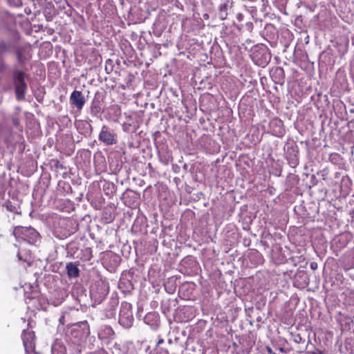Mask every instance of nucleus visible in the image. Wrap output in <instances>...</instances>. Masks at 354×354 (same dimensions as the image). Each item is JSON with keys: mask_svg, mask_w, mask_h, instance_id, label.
<instances>
[{"mask_svg": "<svg viewBox=\"0 0 354 354\" xmlns=\"http://www.w3.org/2000/svg\"><path fill=\"white\" fill-rule=\"evenodd\" d=\"M28 75L23 70L14 68L12 73L15 93L17 101L25 100L28 85L26 82Z\"/></svg>", "mask_w": 354, "mask_h": 354, "instance_id": "f257e3e1", "label": "nucleus"}, {"mask_svg": "<svg viewBox=\"0 0 354 354\" xmlns=\"http://www.w3.org/2000/svg\"><path fill=\"white\" fill-rule=\"evenodd\" d=\"M12 235L17 241H25L29 244H35L40 239L39 233L31 227L16 226Z\"/></svg>", "mask_w": 354, "mask_h": 354, "instance_id": "f03ea898", "label": "nucleus"}, {"mask_svg": "<svg viewBox=\"0 0 354 354\" xmlns=\"http://www.w3.org/2000/svg\"><path fill=\"white\" fill-rule=\"evenodd\" d=\"M21 339L26 354H40L35 351V334L30 330H24L21 334Z\"/></svg>", "mask_w": 354, "mask_h": 354, "instance_id": "7ed1b4c3", "label": "nucleus"}, {"mask_svg": "<svg viewBox=\"0 0 354 354\" xmlns=\"http://www.w3.org/2000/svg\"><path fill=\"white\" fill-rule=\"evenodd\" d=\"M133 322V317L131 304L129 303L122 304L119 313L120 324L128 328L131 326Z\"/></svg>", "mask_w": 354, "mask_h": 354, "instance_id": "20e7f679", "label": "nucleus"}, {"mask_svg": "<svg viewBox=\"0 0 354 354\" xmlns=\"http://www.w3.org/2000/svg\"><path fill=\"white\" fill-rule=\"evenodd\" d=\"M98 139L106 145H113L118 142L117 134L106 125L102 126Z\"/></svg>", "mask_w": 354, "mask_h": 354, "instance_id": "39448f33", "label": "nucleus"}, {"mask_svg": "<svg viewBox=\"0 0 354 354\" xmlns=\"http://www.w3.org/2000/svg\"><path fill=\"white\" fill-rule=\"evenodd\" d=\"M104 97L100 93H96L91 102L90 111L93 117L98 118L103 113Z\"/></svg>", "mask_w": 354, "mask_h": 354, "instance_id": "423d86ee", "label": "nucleus"}, {"mask_svg": "<svg viewBox=\"0 0 354 354\" xmlns=\"http://www.w3.org/2000/svg\"><path fill=\"white\" fill-rule=\"evenodd\" d=\"M31 48L28 44L17 46L15 49V54L16 55L17 62L21 65L24 66L28 60L31 59Z\"/></svg>", "mask_w": 354, "mask_h": 354, "instance_id": "0eeeda50", "label": "nucleus"}, {"mask_svg": "<svg viewBox=\"0 0 354 354\" xmlns=\"http://www.w3.org/2000/svg\"><path fill=\"white\" fill-rule=\"evenodd\" d=\"M269 128L271 133L278 138H281L285 133L283 122L278 118H273L270 120Z\"/></svg>", "mask_w": 354, "mask_h": 354, "instance_id": "6e6552de", "label": "nucleus"}, {"mask_svg": "<svg viewBox=\"0 0 354 354\" xmlns=\"http://www.w3.org/2000/svg\"><path fill=\"white\" fill-rule=\"evenodd\" d=\"M286 159L289 165L295 168L299 165V149L297 145H292L287 147Z\"/></svg>", "mask_w": 354, "mask_h": 354, "instance_id": "1a4fd4ad", "label": "nucleus"}, {"mask_svg": "<svg viewBox=\"0 0 354 354\" xmlns=\"http://www.w3.org/2000/svg\"><path fill=\"white\" fill-rule=\"evenodd\" d=\"M70 102L75 107L80 111L84 107L86 100L81 91L75 90L71 94Z\"/></svg>", "mask_w": 354, "mask_h": 354, "instance_id": "9d476101", "label": "nucleus"}, {"mask_svg": "<svg viewBox=\"0 0 354 354\" xmlns=\"http://www.w3.org/2000/svg\"><path fill=\"white\" fill-rule=\"evenodd\" d=\"M115 336V333L112 328L109 326H103L101 327L98 332V337L103 341H109L113 339Z\"/></svg>", "mask_w": 354, "mask_h": 354, "instance_id": "9b49d317", "label": "nucleus"}, {"mask_svg": "<svg viewBox=\"0 0 354 354\" xmlns=\"http://www.w3.org/2000/svg\"><path fill=\"white\" fill-rule=\"evenodd\" d=\"M101 182L102 183V190L105 195L111 198L115 194L117 187L113 183L106 180H103Z\"/></svg>", "mask_w": 354, "mask_h": 354, "instance_id": "f8f14e48", "label": "nucleus"}, {"mask_svg": "<svg viewBox=\"0 0 354 354\" xmlns=\"http://www.w3.org/2000/svg\"><path fill=\"white\" fill-rule=\"evenodd\" d=\"M67 274L69 277H77L80 275L79 268L73 263H69L66 266Z\"/></svg>", "mask_w": 354, "mask_h": 354, "instance_id": "ddd939ff", "label": "nucleus"}, {"mask_svg": "<svg viewBox=\"0 0 354 354\" xmlns=\"http://www.w3.org/2000/svg\"><path fill=\"white\" fill-rule=\"evenodd\" d=\"M3 206L6 207V209L10 212L15 213V214H19V206L15 203H12L10 201H7L5 202Z\"/></svg>", "mask_w": 354, "mask_h": 354, "instance_id": "4468645a", "label": "nucleus"}, {"mask_svg": "<svg viewBox=\"0 0 354 354\" xmlns=\"http://www.w3.org/2000/svg\"><path fill=\"white\" fill-rule=\"evenodd\" d=\"M227 15V4L223 3L219 7V17L221 20H224L226 19Z\"/></svg>", "mask_w": 354, "mask_h": 354, "instance_id": "2eb2a0df", "label": "nucleus"}, {"mask_svg": "<svg viewBox=\"0 0 354 354\" xmlns=\"http://www.w3.org/2000/svg\"><path fill=\"white\" fill-rule=\"evenodd\" d=\"M268 55L266 53H262V57L257 61V64L260 66L264 67L266 66L269 62V59H268Z\"/></svg>", "mask_w": 354, "mask_h": 354, "instance_id": "dca6fc26", "label": "nucleus"}, {"mask_svg": "<svg viewBox=\"0 0 354 354\" xmlns=\"http://www.w3.org/2000/svg\"><path fill=\"white\" fill-rule=\"evenodd\" d=\"M17 257H18L19 261H23L25 263H28V265H30V257L28 255H25L24 257H23L21 255V252H18Z\"/></svg>", "mask_w": 354, "mask_h": 354, "instance_id": "f3484780", "label": "nucleus"}, {"mask_svg": "<svg viewBox=\"0 0 354 354\" xmlns=\"http://www.w3.org/2000/svg\"><path fill=\"white\" fill-rule=\"evenodd\" d=\"M89 354H109L104 349H100Z\"/></svg>", "mask_w": 354, "mask_h": 354, "instance_id": "a211bd4d", "label": "nucleus"}, {"mask_svg": "<svg viewBox=\"0 0 354 354\" xmlns=\"http://www.w3.org/2000/svg\"><path fill=\"white\" fill-rule=\"evenodd\" d=\"M309 354H325V353L322 351L316 349L315 351L309 352Z\"/></svg>", "mask_w": 354, "mask_h": 354, "instance_id": "6ab92c4d", "label": "nucleus"}, {"mask_svg": "<svg viewBox=\"0 0 354 354\" xmlns=\"http://www.w3.org/2000/svg\"><path fill=\"white\" fill-rule=\"evenodd\" d=\"M297 277H299V278H301V279H302V278L304 277V278L305 279H304V285H306V284H307V283H306V278H307V277H306V274L302 273L301 274H299V275H297V276L296 277V278H297Z\"/></svg>", "mask_w": 354, "mask_h": 354, "instance_id": "aec40b11", "label": "nucleus"}, {"mask_svg": "<svg viewBox=\"0 0 354 354\" xmlns=\"http://www.w3.org/2000/svg\"><path fill=\"white\" fill-rule=\"evenodd\" d=\"M246 26H247V28L249 31H252V30L253 29V24L252 22H248L246 24Z\"/></svg>", "mask_w": 354, "mask_h": 354, "instance_id": "412c9836", "label": "nucleus"}, {"mask_svg": "<svg viewBox=\"0 0 354 354\" xmlns=\"http://www.w3.org/2000/svg\"><path fill=\"white\" fill-rule=\"evenodd\" d=\"M236 17L238 21H242L243 19V15L241 13H238Z\"/></svg>", "mask_w": 354, "mask_h": 354, "instance_id": "4be33fe9", "label": "nucleus"}, {"mask_svg": "<svg viewBox=\"0 0 354 354\" xmlns=\"http://www.w3.org/2000/svg\"><path fill=\"white\" fill-rule=\"evenodd\" d=\"M55 167L56 168H57V169H59V168L62 169L63 168L62 165L60 164V162L58 160L56 161V163L55 164Z\"/></svg>", "mask_w": 354, "mask_h": 354, "instance_id": "5701e85b", "label": "nucleus"}, {"mask_svg": "<svg viewBox=\"0 0 354 354\" xmlns=\"http://www.w3.org/2000/svg\"><path fill=\"white\" fill-rule=\"evenodd\" d=\"M0 46L2 51H6L7 50V45L5 43L1 44Z\"/></svg>", "mask_w": 354, "mask_h": 354, "instance_id": "b1692460", "label": "nucleus"}, {"mask_svg": "<svg viewBox=\"0 0 354 354\" xmlns=\"http://www.w3.org/2000/svg\"><path fill=\"white\" fill-rule=\"evenodd\" d=\"M5 195V192L3 191V189H0V200L3 199Z\"/></svg>", "mask_w": 354, "mask_h": 354, "instance_id": "393cba45", "label": "nucleus"}, {"mask_svg": "<svg viewBox=\"0 0 354 354\" xmlns=\"http://www.w3.org/2000/svg\"><path fill=\"white\" fill-rule=\"evenodd\" d=\"M266 350L269 354H276L274 352L272 351L270 347H266Z\"/></svg>", "mask_w": 354, "mask_h": 354, "instance_id": "a878e982", "label": "nucleus"}, {"mask_svg": "<svg viewBox=\"0 0 354 354\" xmlns=\"http://www.w3.org/2000/svg\"><path fill=\"white\" fill-rule=\"evenodd\" d=\"M13 124L15 126L17 127L19 124V120L17 118H15L13 120Z\"/></svg>", "mask_w": 354, "mask_h": 354, "instance_id": "bb28decb", "label": "nucleus"}, {"mask_svg": "<svg viewBox=\"0 0 354 354\" xmlns=\"http://www.w3.org/2000/svg\"><path fill=\"white\" fill-rule=\"evenodd\" d=\"M317 263H311L310 264V268L313 269V270H315L317 268Z\"/></svg>", "mask_w": 354, "mask_h": 354, "instance_id": "cd10ccee", "label": "nucleus"}, {"mask_svg": "<svg viewBox=\"0 0 354 354\" xmlns=\"http://www.w3.org/2000/svg\"><path fill=\"white\" fill-rule=\"evenodd\" d=\"M6 68V65L2 62L0 67V71H3Z\"/></svg>", "mask_w": 354, "mask_h": 354, "instance_id": "c85d7f7f", "label": "nucleus"}, {"mask_svg": "<svg viewBox=\"0 0 354 354\" xmlns=\"http://www.w3.org/2000/svg\"><path fill=\"white\" fill-rule=\"evenodd\" d=\"M163 342H164V339H162V338H160V339L158 340V343H157V346H159L160 344H162Z\"/></svg>", "mask_w": 354, "mask_h": 354, "instance_id": "c756f323", "label": "nucleus"}, {"mask_svg": "<svg viewBox=\"0 0 354 354\" xmlns=\"http://www.w3.org/2000/svg\"><path fill=\"white\" fill-rule=\"evenodd\" d=\"M64 319V316L61 317H60V319H59V322H60L62 324H64V322H63Z\"/></svg>", "mask_w": 354, "mask_h": 354, "instance_id": "7c9ffc66", "label": "nucleus"}, {"mask_svg": "<svg viewBox=\"0 0 354 354\" xmlns=\"http://www.w3.org/2000/svg\"><path fill=\"white\" fill-rule=\"evenodd\" d=\"M55 348H54V347H53V348H52V352H53V354H55Z\"/></svg>", "mask_w": 354, "mask_h": 354, "instance_id": "2f4dec72", "label": "nucleus"}, {"mask_svg": "<svg viewBox=\"0 0 354 354\" xmlns=\"http://www.w3.org/2000/svg\"><path fill=\"white\" fill-rule=\"evenodd\" d=\"M153 315H154L153 314L148 315L146 317V318H147V317H149V316H153Z\"/></svg>", "mask_w": 354, "mask_h": 354, "instance_id": "473e14b6", "label": "nucleus"}, {"mask_svg": "<svg viewBox=\"0 0 354 354\" xmlns=\"http://www.w3.org/2000/svg\"><path fill=\"white\" fill-rule=\"evenodd\" d=\"M280 351H281V352H283V351H284L283 348H280Z\"/></svg>", "mask_w": 354, "mask_h": 354, "instance_id": "72a5a7b5", "label": "nucleus"}, {"mask_svg": "<svg viewBox=\"0 0 354 354\" xmlns=\"http://www.w3.org/2000/svg\"><path fill=\"white\" fill-rule=\"evenodd\" d=\"M164 353H165L164 354H168V351H165Z\"/></svg>", "mask_w": 354, "mask_h": 354, "instance_id": "f704fd0d", "label": "nucleus"}]
</instances>
